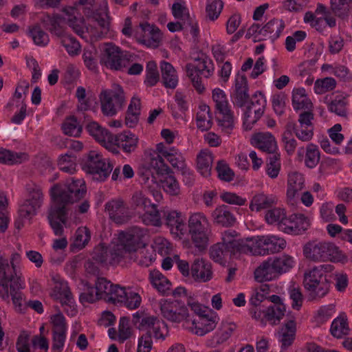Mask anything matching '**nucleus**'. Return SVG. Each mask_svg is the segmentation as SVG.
<instances>
[{"label":"nucleus","instance_id":"obj_28","mask_svg":"<svg viewBox=\"0 0 352 352\" xmlns=\"http://www.w3.org/2000/svg\"><path fill=\"white\" fill-rule=\"evenodd\" d=\"M211 218L214 224L226 228L233 226L236 221L234 214L226 205L217 206L211 213Z\"/></svg>","mask_w":352,"mask_h":352},{"label":"nucleus","instance_id":"obj_1","mask_svg":"<svg viewBox=\"0 0 352 352\" xmlns=\"http://www.w3.org/2000/svg\"><path fill=\"white\" fill-rule=\"evenodd\" d=\"M79 3L85 6V15L88 19H92L96 21L100 30L90 24L87 25L80 16L78 10L71 6L63 8L60 14H44L41 18L43 25L58 39L67 34L66 24L76 34L87 41L102 38L110 25L107 0H79Z\"/></svg>","mask_w":352,"mask_h":352},{"label":"nucleus","instance_id":"obj_19","mask_svg":"<svg viewBox=\"0 0 352 352\" xmlns=\"http://www.w3.org/2000/svg\"><path fill=\"white\" fill-rule=\"evenodd\" d=\"M113 284L104 278H98L94 287H91L87 292L81 294L80 300L82 302H94L99 299H104L107 301L110 292L112 289Z\"/></svg>","mask_w":352,"mask_h":352},{"label":"nucleus","instance_id":"obj_23","mask_svg":"<svg viewBox=\"0 0 352 352\" xmlns=\"http://www.w3.org/2000/svg\"><path fill=\"white\" fill-rule=\"evenodd\" d=\"M190 275L197 282L206 283L213 277L211 263L204 258H196L190 267Z\"/></svg>","mask_w":352,"mask_h":352},{"label":"nucleus","instance_id":"obj_60","mask_svg":"<svg viewBox=\"0 0 352 352\" xmlns=\"http://www.w3.org/2000/svg\"><path fill=\"white\" fill-rule=\"evenodd\" d=\"M29 34L34 43L38 46L45 47L50 42L48 34L38 25L32 27L30 29Z\"/></svg>","mask_w":352,"mask_h":352},{"label":"nucleus","instance_id":"obj_61","mask_svg":"<svg viewBox=\"0 0 352 352\" xmlns=\"http://www.w3.org/2000/svg\"><path fill=\"white\" fill-rule=\"evenodd\" d=\"M166 160L172 167L179 172L188 166L184 155L176 147L172 150V152L169 154Z\"/></svg>","mask_w":352,"mask_h":352},{"label":"nucleus","instance_id":"obj_63","mask_svg":"<svg viewBox=\"0 0 352 352\" xmlns=\"http://www.w3.org/2000/svg\"><path fill=\"white\" fill-rule=\"evenodd\" d=\"M62 130L65 135L78 137L82 132V127L76 118L70 117L63 123Z\"/></svg>","mask_w":352,"mask_h":352},{"label":"nucleus","instance_id":"obj_47","mask_svg":"<svg viewBox=\"0 0 352 352\" xmlns=\"http://www.w3.org/2000/svg\"><path fill=\"white\" fill-rule=\"evenodd\" d=\"M144 213L140 214L142 222L146 226L160 227L162 224L161 216L155 204H151L150 208L143 210Z\"/></svg>","mask_w":352,"mask_h":352},{"label":"nucleus","instance_id":"obj_6","mask_svg":"<svg viewBox=\"0 0 352 352\" xmlns=\"http://www.w3.org/2000/svg\"><path fill=\"white\" fill-rule=\"evenodd\" d=\"M304 256L313 261L345 263L348 261L347 256L338 246L331 242L311 241L303 247Z\"/></svg>","mask_w":352,"mask_h":352},{"label":"nucleus","instance_id":"obj_21","mask_svg":"<svg viewBox=\"0 0 352 352\" xmlns=\"http://www.w3.org/2000/svg\"><path fill=\"white\" fill-rule=\"evenodd\" d=\"M314 114L310 111H305L299 116L298 124L294 128L296 136L302 142L310 141L314 136Z\"/></svg>","mask_w":352,"mask_h":352},{"label":"nucleus","instance_id":"obj_7","mask_svg":"<svg viewBox=\"0 0 352 352\" xmlns=\"http://www.w3.org/2000/svg\"><path fill=\"white\" fill-rule=\"evenodd\" d=\"M21 261V255L14 252L10 256V265L8 259L0 253V286L6 296L8 294L9 287L24 288L25 281L16 269Z\"/></svg>","mask_w":352,"mask_h":352},{"label":"nucleus","instance_id":"obj_34","mask_svg":"<svg viewBox=\"0 0 352 352\" xmlns=\"http://www.w3.org/2000/svg\"><path fill=\"white\" fill-rule=\"evenodd\" d=\"M305 153L304 162L307 167L309 168H315L319 163L320 159V153L318 147L312 143L307 145L305 149L303 147L298 150V155L302 157Z\"/></svg>","mask_w":352,"mask_h":352},{"label":"nucleus","instance_id":"obj_58","mask_svg":"<svg viewBox=\"0 0 352 352\" xmlns=\"http://www.w3.org/2000/svg\"><path fill=\"white\" fill-rule=\"evenodd\" d=\"M230 254H232L231 251L219 243L214 244L210 248V256L216 263H223Z\"/></svg>","mask_w":352,"mask_h":352},{"label":"nucleus","instance_id":"obj_56","mask_svg":"<svg viewBox=\"0 0 352 352\" xmlns=\"http://www.w3.org/2000/svg\"><path fill=\"white\" fill-rule=\"evenodd\" d=\"M266 175L272 179H276L281 170V161L279 155L270 156L265 166Z\"/></svg>","mask_w":352,"mask_h":352},{"label":"nucleus","instance_id":"obj_22","mask_svg":"<svg viewBox=\"0 0 352 352\" xmlns=\"http://www.w3.org/2000/svg\"><path fill=\"white\" fill-rule=\"evenodd\" d=\"M165 220L166 226L174 238L181 239L186 234L185 219L180 212L168 211L165 214Z\"/></svg>","mask_w":352,"mask_h":352},{"label":"nucleus","instance_id":"obj_9","mask_svg":"<svg viewBox=\"0 0 352 352\" xmlns=\"http://www.w3.org/2000/svg\"><path fill=\"white\" fill-rule=\"evenodd\" d=\"M82 170L89 175L92 179L104 182L111 173L113 165L109 159L103 158L96 151H90L81 163Z\"/></svg>","mask_w":352,"mask_h":352},{"label":"nucleus","instance_id":"obj_54","mask_svg":"<svg viewBox=\"0 0 352 352\" xmlns=\"http://www.w3.org/2000/svg\"><path fill=\"white\" fill-rule=\"evenodd\" d=\"M211 97L216 112L231 108L227 94L223 89L219 87L213 89Z\"/></svg>","mask_w":352,"mask_h":352},{"label":"nucleus","instance_id":"obj_50","mask_svg":"<svg viewBox=\"0 0 352 352\" xmlns=\"http://www.w3.org/2000/svg\"><path fill=\"white\" fill-rule=\"evenodd\" d=\"M149 279L152 285L161 293L166 294L170 289L171 283L158 270L151 271Z\"/></svg>","mask_w":352,"mask_h":352},{"label":"nucleus","instance_id":"obj_11","mask_svg":"<svg viewBox=\"0 0 352 352\" xmlns=\"http://www.w3.org/2000/svg\"><path fill=\"white\" fill-rule=\"evenodd\" d=\"M100 101L102 113L106 116H113L125 104L124 90L119 85H113L111 89L101 91Z\"/></svg>","mask_w":352,"mask_h":352},{"label":"nucleus","instance_id":"obj_46","mask_svg":"<svg viewBox=\"0 0 352 352\" xmlns=\"http://www.w3.org/2000/svg\"><path fill=\"white\" fill-rule=\"evenodd\" d=\"M330 331L332 336L337 338H340L349 333V328L345 313H340L338 316L333 320Z\"/></svg>","mask_w":352,"mask_h":352},{"label":"nucleus","instance_id":"obj_17","mask_svg":"<svg viewBox=\"0 0 352 352\" xmlns=\"http://www.w3.org/2000/svg\"><path fill=\"white\" fill-rule=\"evenodd\" d=\"M112 139L111 142L113 144V148L107 150L114 154H118L120 149L125 153H133L137 149L139 144L138 135L130 131H124L117 135L113 134Z\"/></svg>","mask_w":352,"mask_h":352},{"label":"nucleus","instance_id":"obj_26","mask_svg":"<svg viewBox=\"0 0 352 352\" xmlns=\"http://www.w3.org/2000/svg\"><path fill=\"white\" fill-rule=\"evenodd\" d=\"M105 210L116 223H124L129 219L128 211L122 200H111L105 205Z\"/></svg>","mask_w":352,"mask_h":352},{"label":"nucleus","instance_id":"obj_2","mask_svg":"<svg viewBox=\"0 0 352 352\" xmlns=\"http://www.w3.org/2000/svg\"><path fill=\"white\" fill-rule=\"evenodd\" d=\"M148 230L144 228L134 226L125 231L114 234L109 247L100 244L93 252V261L85 264L88 273H98V265L118 264L127 254H138L137 262L140 265L148 267L155 260L152 253L145 250L148 243Z\"/></svg>","mask_w":352,"mask_h":352},{"label":"nucleus","instance_id":"obj_18","mask_svg":"<svg viewBox=\"0 0 352 352\" xmlns=\"http://www.w3.org/2000/svg\"><path fill=\"white\" fill-rule=\"evenodd\" d=\"M219 321L218 314L208 310L206 314L199 316L197 320L191 321V326H187V328L194 334L203 336L208 333L213 331Z\"/></svg>","mask_w":352,"mask_h":352},{"label":"nucleus","instance_id":"obj_27","mask_svg":"<svg viewBox=\"0 0 352 352\" xmlns=\"http://www.w3.org/2000/svg\"><path fill=\"white\" fill-rule=\"evenodd\" d=\"M265 235H257L245 239L244 245H243V254H251L254 256H266Z\"/></svg>","mask_w":352,"mask_h":352},{"label":"nucleus","instance_id":"obj_45","mask_svg":"<svg viewBox=\"0 0 352 352\" xmlns=\"http://www.w3.org/2000/svg\"><path fill=\"white\" fill-rule=\"evenodd\" d=\"M277 202V199L273 195H267L263 193L254 195L250 204V209L252 211L259 212L261 210L271 207Z\"/></svg>","mask_w":352,"mask_h":352},{"label":"nucleus","instance_id":"obj_5","mask_svg":"<svg viewBox=\"0 0 352 352\" xmlns=\"http://www.w3.org/2000/svg\"><path fill=\"white\" fill-rule=\"evenodd\" d=\"M332 270V265L322 264L305 271L303 285L310 298L312 299L322 298L329 293V282L327 275Z\"/></svg>","mask_w":352,"mask_h":352},{"label":"nucleus","instance_id":"obj_33","mask_svg":"<svg viewBox=\"0 0 352 352\" xmlns=\"http://www.w3.org/2000/svg\"><path fill=\"white\" fill-rule=\"evenodd\" d=\"M245 239H237V234L234 230H226L221 234V242L233 255L237 253L243 254V245H244Z\"/></svg>","mask_w":352,"mask_h":352},{"label":"nucleus","instance_id":"obj_53","mask_svg":"<svg viewBox=\"0 0 352 352\" xmlns=\"http://www.w3.org/2000/svg\"><path fill=\"white\" fill-rule=\"evenodd\" d=\"M153 204L151 200L146 197L140 191L135 192L131 197L130 206L135 212L140 214L145 209L150 208Z\"/></svg>","mask_w":352,"mask_h":352},{"label":"nucleus","instance_id":"obj_29","mask_svg":"<svg viewBox=\"0 0 352 352\" xmlns=\"http://www.w3.org/2000/svg\"><path fill=\"white\" fill-rule=\"evenodd\" d=\"M251 144L263 151L272 153L277 148V144L274 135L269 132L258 133L251 138Z\"/></svg>","mask_w":352,"mask_h":352},{"label":"nucleus","instance_id":"obj_20","mask_svg":"<svg viewBox=\"0 0 352 352\" xmlns=\"http://www.w3.org/2000/svg\"><path fill=\"white\" fill-rule=\"evenodd\" d=\"M47 286L50 297L60 302L72 295L67 283L58 274H50Z\"/></svg>","mask_w":352,"mask_h":352},{"label":"nucleus","instance_id":"obj_59","mask_svg":"<svg viewBox=\"0 0 352 352\" xmlns=\"http://www.w3.org/2000/svg\"><path fill=\"white\" fill-rule=\"evenodd\" d=\"M336 85V80L332 77L318 78L314 82V90L316 94H323L333 91Z\"/></svg>","mask_w":352,"mask_h":352},{"label":"nucleus","instance_id":"obj_3","mask_svg":"<svg viewBox=\"0 0 352 352\" xmlns=\"http://www.w3.org/2000/svg\"><path fill=\"white\" fill-rule=\"evenodd\" d=\"M86 190L85 181L74 178H69L65 183L54 185L51 188L52 204L48 220L56 235L62 236L64 228H70L80 223L77 211L72 210L68 205L80 200Z\"/></svg>","mask_w":352,"mask_h":352},{"label":"nucleus","instance_id":"obj_24","mask_svg":"<svg viewBox=\"0 0 352 352\" xmlns=\"http://www.w3.org/2000/svg\"><path fill=\"white\" fill-rule=\"evenodd\" d=\"M85 128L89 134L106 149L113 148V144L111 142L113 140V134L97 122H89Z\"/></svg>","mask_w":352,"mask_h":352},{"label":"nucleus","instance_id":"obj_10","mask_svg":"<svg viewBox=\"0 0 352 352\" xmlns=\"http://www.w3.org/2000/svg\"><path fill=\"white\" fill-rule=\"evenodd\" d=\"M43 201V195L41 189H33L20 206L18 210V217L15 220L14 226L17 230H21L30 219L36 214Z\"/></svg>","mask_w":352,"mask_h":352},{"label":"nucleus","instance_id":"obj_38","mask_svg":"<svg viewBox=\"0 0 352 352\" xmlns=\"http://www.w3.org/2000/svg\"><path fill=\"white\" fill-rule=\"evenodd\" d=\"M160 69L164 86L170 89H175L179 81L178 75L175 67L166 61H162L160 63Z\"/></svg>","mask_w":352,"mask_h":352},{"label":"nucleus","instance_id":"obj_57","mask_svg":"<svg viewBox=\"0 0 352 352\" xmlns=\"http://www.w3.org/2000/svg\"><path fill=\"white\" fill-rule=\"evenodd\" d=\"M266 98L261 92H256L251 98L250 105L248 109L254 112L257 118H261L266 107Z\"/></svg>","mask_w":352,"mask_h":352},{"label":"nucleus","instance_id":"obj_15","mask_svg":"<svg viewBox=\"0 0 352 352\" xmlns=\"http://www.w3.org/2000/svg\"><path fill=\"white\" fill-rule=\"evenodd\" d=\"M134 38L138 43L148 48H157L161 44L162 33L153 24L141 23L134 30Z\"/></svg>","mask_w":352,"mask_h":352},{"label":"nucleus","instance_id":"obj_31","mask_svg":"<svg viewBox=\"0 0 352 352\" xmlns=\"http://www.w3.org/2000/svg\"><path fill=\"white\" fill-rule=\"evenodd\" d=\"M193 73L198 74L206 78H210L214 72V66L212 59L206 54H201L191 63Z\"/></svg>","mask_w":352,"mask_h":352},{"label":"nucleus","instance_id":"obj_40","mask_svg":"<svg viewBox=\"0 0 352 352\" xmlns=\"http://www.w3.org/2000/svg\"><path fill=\"white\" fill-rule=\"evenodd\" d=\"M236 329L235 323L227 320H223L214 336V342L211 345L214 346L225 342L231 337Z\"/></svg>","mask_w":352,"mask_h":352},{"label":"nucleus","instance_id":"obj_49","mask_svg":"<svg viewBox=\"0 0 352 352\" xmlns=\"http://www.w3.org/2000/svg\"><path fill=\"white\" fill-rule=\"evenodd\" d=\"M266 252L268 254L280 252L287 246V242L284 238L276 234H265Z\"/></svg>","mask_w":352,"mask_h":352},{"label":"nucleus","instance_id":"obj_4","mask_svg":"<svg viewBox=\"0 0 352 352\" xmlns=\"http://www.w3.org/2000/svg\"><path fill=\"white\" fill-rule=\"evenodd\" d=\"M171 168L165 163L162 156L157 155L153 149H148L144 152L143 162L139 168V175L144 187L152 194L156 201H160L162 192L157 189L158 184L154 174L163 176L164 173H170Z\"/></svg>","mask_w":352,"mask_h":352},{"label":"nucleus","instance_id":"obj_30","mask_svg":"<svg viewBox=\"0 0 352 352\" xmlns=\"http://www.w3.org/2000/svg\"><path fill=\"white\" fill-rule=\"evenodd\" d=\"M279 277L270 258L264 261L254 271V278L258 282L271 281Z\"/></svg>","mask_w":352,"mask_h":352},{"label":"nucleus","instance_id":"obj_32","mask_svg":"<svg viewBox=\"0 0 352 352\" xmlns=\"http://www.w3.org/2000/svg\"><path fill=\"white\" fill-rule=\"evenodd\" d=\"M217 124L221 132L230 135L235 128L236 118L231 108L217 112Z\"/></svg>","mask_w":352,"mask_h":352},{"label":"nucleus","instance_id":"obj_41","mask_svg":"<svg viewBox=\"0 0 352 352\" xmlns=\"http://www.w3.org/2000/svg\"><path fill=\"white\" fill-rule=\"evenodd\" d=\"M91 239V232L86 226L79 227L75 232L71 243V250L78 251L83 249Z\"/></svg>","mask_w":352,"mask_h":352},{"label":"nucleus","instance_id":"obj_48","mask_svg":"<svg viewBox=\"0 0 352 352\" xmlns=\"http://www.w3.org/2000/svg\"><path fill=\"white\" fill-rule=\"evenodd\" d=\"M28 158L25 153L14 152L6 148H0V163L14 165L22 163Z\"/></svg>","mask_w":352,"mask_h":352},{"label":"nucleus","instance_id":"obj_51","mask_svg":"<svg viewBox=\"0 0 352 352\" xmlns=\"http://www.w3.org/2000/svg\"><path fill=\"white\" fill-rule=\"evenodd\" d=\"M347 98L343 95H338L327 104L328 110L336 115L346 118L348 114Z\"/></svg>","mask_w":352,"mask_h":352},{"label":"nucleus","instance_id":"obj_39","mask_svg":"<svg viewBox=\"0 0 352 352\" xmlns=\"http://www.w3.org/2000/svg\"><path fill=\"white\" fill-rule=\"evenodd\" d=\"M296 332V324L294 320L287 321L278 332V340L282 344V347L287 348L294 340Z\"/></svg>","mask_w":352,"mask_h":352},{"label":"nucleus","instance_id":"obj_25","mask_svg":"<svg viewBox=\"0 0 352 352\" xmlns=\"http://www.w3.org/2000/svg\"><path fill=\"white\" fill-rule=\"evenodd\" d=\"M304 187L305 179L302 174L297 172L289 173L287 183V199L288 201L294 204Z\"/></svg>","mask_w":352,"mask_h":352},{"label":"nucleus","instance_id":"obj_64","mask_svg":"<svg viewBox=\"0 0 352 352\" xmlns=\"http://www.w3.org/2000/svg\"><path fill=\"white\" fill-rule=\"evenodd\" d=\"M58 166L62 171L73 174L76 169V157L67 153L61 155L58 160Z\"/></svg>","mask_w":352,"mask_h":352},{"label":"nucleus","instance_id":"obj_62","mask_svg":"<svg viewBox=\"0 0 352 352\" xmlns=\"http://www.w3.org/2000/svg\"><path fill=\"white\" fill-rule=\"evenodd\" d=\"M184 69L186 76L189 78L192 87L199 94H204L206 91L205 85L202 81L201 76L198 74L193 73V69L191 66V63L186 64Z\"/></svg>","mask_w":352,"mask_h":352},{"label":"nucleus","instance_id":"obj_8","mask_svg":"<svg viewBox=\"0 0 352 352\" xmlns=\"http://www.w3.org/2000/svg\"><path fill=\"white\" fill-rule=\"evenodd\" d=\"M188 230L192 243L199 252L204 251L209 243L210 223L206 215L201 212L190 213Z\"/></svg>","mask_w":352,"mask_h":352},{"label":"nucleus","instance_id":"obj_43","mask_svg":"<svg viewBox=\"0 0 352 352\" xmlns=\"http://www.w3.org/2000/svg\"><path fill=\"white\" fill-rule=\"evenodd\" d=\"M279 276L290 271L296 265L295 258L286 254L270 257Z\"/></svg>","mask_w":352,"mask_h":352},{"label":"nucleus","instance_id":"obj_16","mask_svg":"<svg viewBox=\"0 0 352 352\" xmlns=\"http://www.w3.org/2000/svg\"><path fill=\"white\" fill-rule=\"evenodd\" d=\"M250 312L252 317L262 325L265 326L267 322L276 325L283 318L286 312V305H271L267 309H251Z\"/></svg>","mask_w":352,"mask_h":352},{"label":"nucleus","instance_id":"obj_12","mask_svg":"<svg viewBox=\"0 0 352 352\" xmlns=\"http://www.w3.org/2000/svg\"><path fill=\"white\" fill-rule=\"evenodd\" d=\"M285 28V23L281 19H273L263 26L252 25L248 30L247 35L252 37L254 41L270 39L272 41L278 38Z\"/></svg>","mask_w":352,"mask_h":352},{"label":"nucleus","instance_id":"obj_55","mask_svg":"<svg viewBox=\"0 0 352 352\" xmlns=\"http://www.w3.org/2000/svg\"><path fill=\"white\" fill-rule=\"evenodd\" d=\"M61 45L65 49L70 56H78L81 51V46L75 37L66 34L59 38Z\"/></svg>","mask_w":352,"mask_h":352},{"label":"nucleus","instance_id":"obj_13","mask_svg":"<svg viewBox=\"0 0 352 352\" xmlns=\"http://www.w3.org/2000/svg\"><path fill=\"white\" fill-rule=\"evenodd\" d=\"M159 304L161 314L165 319L175 323L184 322L188 326L190 314L188 307L184 303L178 300H161Z\"/></svg>","mask_w":352,"mask_h":352},{"label":"nucleus","instance_id":"obj_42","mask_svg":"<svg viewBox=\"0 0 352 352\" xmlns=\"http://www.w3.org/2000/svg\"><path fill=\"white\" fill-rule=\"evenodd\" d=\"M160 184L164 191L170 196H178L180 194L179 183L172 170L170 173H164L160 179Z\"/></svg>","mask_w":352,"mask_h":352},{"label":"nucleus","instance_id":"obj_36","mask_svg":"<svg viewBox=\"0 0 352 352\" xmlns=\"http://www.w3.org/2000/svg\"><path fill=\"white\" fill-rule=\"evenodd\" d=\"M213 160V155L208 149H203L197 154V168L204 177L210 175Z\"/></svg>","mask_w":352,"mask_h":352},{"label":"nucleus","instance_id":"obj_37","mask_svg":"<svg viewBox=\"0 0 352 352\" xmlns=\"http://www.w3.org/2000/svg\"><path fill=\"white\" fill-rule=\"evenodd\" d=\"M196 125L202 131L210 129L212 126L210 108L205 103H200L198 106L196 115Z\"/></svg>","mask_w":352,"mask_h":352},{"label":"nucleus","instance_id":"obj_44","mask_svg":"<svg viewBox=\"0 0 352 352\" xmlns=\"http://www.w3.org/2000/svg\"><path fill=\"white\" fill-rule=\"evenodd\" d=\"M160 321L155 316L148 315L143 311H138L133 315V322L140 329L151 331Z\"/></svg>","mask_w":352,"mask_h":352},{"label":"nucleus","instance_id":"obj_35","mask_svg":"<svg viewBox=\"0 0 352 352\" xmlns=\"http://www.w3.org/2000/svg\"><path fill=\"white\" fill-rule=\"evenodd\" d=\"M292 106L294 110L305 109L312 112L313 103L304 88L294 89L292 91Z\"/></svg>","mask_w":352,"mask_h":352},{"label":"nucleus","instance_id":"obj_52","mask_svg":"<svg viewBox=\"0 0 352 352\" xmlns=\"http://www.w3.org/2000/svg\"><path fill=\"white\" fill-rule=\"evenodd\" d=\"M173 16L182 21L184 24L190 21V12L187 3L184 0H176L171 7Z\"/></svg>","mask_w":352,"mask_h":352},{"label":"nucleus","instance_id":"obj_14","mask_svg":"<svg viewBox=\"0 0 352 352\" xmlns=\"http://www.w3.org/2000/svg\"><path fill=\"white\" fill-rule=\"evenodd\" d=\"M129 60L122 56L119 47L112 43H105L101 46L100 64L111 70H122Z\"/></svg>","mask_w":352,"mask_h":352}]
</instances>
